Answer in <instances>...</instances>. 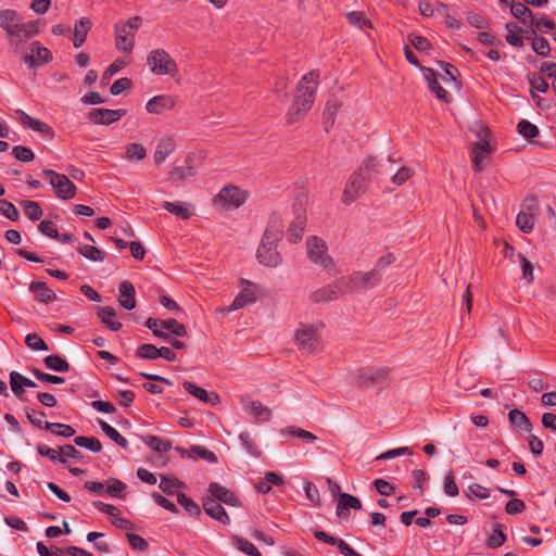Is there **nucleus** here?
<instances>
[{
    "label": "nucleus",
    "instance_id": "nucleus-51",
    "mask_svg": "<svg viewBox=\"0 0 556 556\" xmlns=\"http://www.w3.org/2000/svg\"><path fill=\"white\" fill-rule=\"evenodd\" d=\"M74 443L79 447H85L93 453H99L102 450L101 442L92 437H76Z\"/></svg>",
    "mask_w": 556,
    "mask_h": 556
},
{
    "label": "nucleus",
    "instance_id": "nucleus-55",
    "mask_svg": "<svg viewBox=\"0 0 556 556\" xmlns=\"http://www.w3.org/2000/svg\"><path fill=\"white\" fill-rule=\"evenodd\" d=\"M233 541H235L237 548L239 551H241L242 553H244L249 556H262L260 551L250 541H248L243 538H239V536H235Z\"/></svg>",
    "mask_w": 556,
    "mask_h": 556
},
{
    "label": "nucleus",
    "instance_id": "nucleus-64",
    "mask_svg": "<svg viewBox=\"0 0 556 556\" xmlns=\"http://www.w3.org/2000/svg\"><path fill=\"white\" fill-rule=\"evenodd\" d=\"M532 50L542 56H546L549 51V43L548 41L543 37H533L532 39Z\"/></svg>",
    "mask_w": 556,
    "mask_h": 556
},
{
    "label": "nucleus",
    "instance_id": "nucleus-34",
    "mask_svg": "<svg viewBox=\"0 0 556 556\" xmlns=\"http://www.w3.org/2000/svg\"><path fill=\"white\" fill-rule=\"evenodd\" d=\"M91 25V21L88 17H80L75 23L73 37V45L75 48H79L86 41Z\"/></svg>",
    "mask_w": 556,
    "mask_h": 556
},
{
    "label": "nucleus",
    "instance_id": "nucleus-32",
    "mask_svg": "<svg viewBox=\"0 0 556 556\" xmlns=\"http://www.w3.org/2000/svg\"><path fill=\"white\" fill-rule=\"evenodd\" d=\"M508 420H509L510 426L516 431H519V432L525 431V432L530 433L532 430V424H531L530 419L526 416L525 413H522L521 410H519L517 408L511 409L508 413Z\"/></svg>",
    "mask_w": 556,
    "mask_h": 556
},
{
    "label": "nucleus",
    "instance_id": "nucleus-39",
    "mask_svg": "<svg viewBox=\"0 0 556 556\" xmlns=\"http://www.w3.org/2000/svg\"><path fill=\"white\" fill-rule=\"evenodd\" d=\"M506 30H507V35H506V41L510 45V46H514V47H522L523 45V38H529L528 34H530V31L526 30L525 33L527 34V36H523L521 33V28L516 24V23H508L506 24Z\"/></svg>",
    "mask_w": 556,
    "mask_h": 556
},
{
    "label": "nucleus",
    "instance_id": "nucleus-38",
    "mask_svg": "<svg viewBox=\"0 0 556 556\" xmlns=\"http://www.w3.org/2000/svg\"><path fill=\"white\" fill-rule=\"evenodd\" d=\"M529 84L531 86V93L534 99H538L536 103L539 104L541 99L538 96V92H546L548 89L547 80L541 75V72H532L528 76Z\"/></svg>",
    "mask_w": 556,
    "mask_h": 556
},
{
    "label": "nucleus",
    "instance_id": "nucleus-28",
    "mask_svg": "<svg viewBox=\"0 0 556 556\" xmlns=\"http://www.w3.org/2000/svg\"><path fill=\"white\" fill-rule=\"evenodd\" d=\"M182 386H184V389L188 393L192 394L194 397H197L198 400H200L204 403H210L212 405H216L220 401V397L217 393H215V392L207 393L204 389L195 386L194 383H192L190 381H185L182 383Z\"/></svg>",
    "mask_w": 556,
    "mask_h": 556
},
{
    "label": "nucleus",
    "instance_id": "nucleus-16",
    "mask_svg": "<svg viewBox=\"0 0 556 556\" xmlns=\"http://www.w3.org/2000/svg\"><path fill=\"white\" fill-rule=\"evenodd\" d=\"M340 287L339 279L332 285H327L312 293L311 300L315 303H326L337 300L340 295H346Z\"/></svg>",
    "mask_w": 556,
    "mask_h": 556
},
{
    "label": "nucleus",
    "instance_id": "nucleus-37",
    "mask_svg": "<svg viewBox=\"0 0 556 556\" xmlns=\"http://www.w3.org/2000/svg\"><path fill=\"white\" fill-rule=\"evenodd\" d=\"M306 217L304 212H299L288 229V239L291 242H298L303 236Z\"/></svg>",
    "mask_w": 556,
    "mask_h": 556
},
{
    "label": "nucleus",
    "instance_id": "nucleus-52",
    "mask_svg": "<svg viewBox=\"0 0 556 556\" xmlns=\"http://www.w3.org/2000/svg\"><path fill=\"white\" fill-rule=\"evenodd\" d=\"M147 156L146 148L140 143H131L126 147L125 159L128 161H142Z\"/></svg>",
    "mask_w": 556,
    "mask_h": 556
},
{
    "label": "nucleus",
    "instance_id": "nucleus-62",
    "mask_svg": "<svg viewBox=\"0 0 556 556\" xmlns=\"http://www.w3.org/2000/svg\"><path fill=\"white\" fill-rule=\"evenodd\" d=\"M178 503L191 515L200 514L199 505L185 493H177Z\"/></svg>",
    "mask_w": 556,
    "mask_h": 556
},
{
    "label": "nucleus",
    "instance_id": "nucleus-22",
    "mask_svg": "<svg viewBox=\"0 0 556 556\" xmlns=\"http://www.w3.org/2000/svg\"><path fill=\"white\" fill-rule=\"evenodd\" d=\"M29 291L34 294L35 300L43 304H50L56 300V295L53 290H51L47 283L42 281L30 282Z\"/></svg>",
    "mask_w": 556,
    "mask_h": 556
},
{
    "label": "nucleus",
    "instance_id": "nucleus-56",
    "mask_svg": "<svg viewBox=\"0 0 556 556\" xmlns=\"http://www.w3.org/2000/svg\"><path fill=\"white\" fill-rule=\"evenodd\" d=\"M501 525H496L493 533L489 536L486 544L490 548L494 549L502 546L506 542V534L501 529Z\"/></svg>",
    "mask_w": 556,
    "mask_h": 556
},
{
    "label": "nucleus",
    "instance_id": "nucleus-5",
    "mask_svg": "<svg viewBox=\"0 0 556 556\" xmlns=\"http://www.w3.org/2000/svg\"><path fill=\"white\" fill-rule=\"evenodd\" d=\"M142 24L140 16L130 17L127 22L115 24V46L118 50L130 52L135 45V36Z\"/></svg>",
    "mask_w": 556,
    "mask_h": 556
},
{
    "label": "nucleus",
    "instance_id": "nucleus-44",
    "mask_svg": "<svg viewBox=\"0 0 556 556\" xmlns=\"http://www.w3.org/2000/svg\"><path fill=\"white\" fill-rule=\"evenodd\" d=\"M99 426L101 430L108 435L112 441H114L117 445L123 448L128 447L127 440L112 426L103 420H99Z\"/></svg>",
    "mask_w": 556,
    "mask_h": 556
},
{
    "label": "nucleus",
    "instance_id": "nucleus-19",
    "mask_svg": "<svg viewBox=\"0 0 556 556\" xmlns=\"http://www.w3.org/2000/svg\"><path fill=\"white\" fill-rule=\"evenodd\" d=\"M534 199L529 200L519 212L516 218V225L518 228L525 232L529 233L532 231L534 226Z\"/></svg>",
    "mask_w": 556,
    "mask_h": 556
},
{
    "label": "nucleus",
    "instance_id": "nucleus-35",
    "mask_svg": "<svg viewBox=\"0 0 556 556\" xmlns=\"http://www.w3.org/2000/svg\"><path fill=\"white\" fill-rule=\"evenodd\" d=\"M282 223L279 218H271L264 232L262 241L270 244H277L282 236Z\"/></svg>",
    "mask_w": 556,
    "mask_h": 556
},
{
    "label": "nucleus",
    "instance_id": "nucleus-46",
    "mask_svg": "<svg viewBox=\"0 0 556 556\" xmlns=\"http://www.w3.org/2000/svg\"><path fill=\"white\" fill-rule=\"evenodd\" d=\"M194 176V168L190 164V159L186 160V166L175 167L169 172V177L173 180H185Z\"/></svg>",
    "mask_w": 556,
    "mask_h": 556
},
{
    "label": "nucleus",
    "instance_id": "nucleus-40",
    "mask_svg": "<svg viewBox=\"0 0 556 556\" xmlns=\"http://www.w3.org/2000/svg\"><path fill=\"white\" fill-rule=\"evenodd\" d=\"M341 104L337 100H329L323 113V123L325 130L328 132L334 124L336 115Z\"/></svg>",
    "mask_w": 556,
    "mask_h": 556
},
{
    "label": "nucleus",
    "instance_id": "nucleus-21",
    "mask_svg": "<svg viewBox=\"0 0 556 556\" xmlns=\"http://www.w3.org/2000/svg\"><path fill=\"white\" fill-rule=\"evenodd\" d=\"M93 506H96L102 513L109 515L112 519L111 522L119 528V529H132L134 525L124 518L119 517V510L117 507L111 504H106L100 501L93 502Z\"/></svg>",
    "mask_w": 556,
    "mask_h": 556
},
{
    "label": "nucleus",
    "instance_id": "nucleus-57",
    "mask_svg": "<svg viewBox=\"0 0 556 556\" xmlns=\"http://www.w3.org/2000/svg\"><path fill=\"white\" fill-rule=\"evenodd\" d=\"M239 440L242 444V446L245 448V451L254 457L261 456V451L254 443L253 439L251 438V434L249 432H241L239 434Z\"/></svg>",
    "mask_w": 556,
    "mask_h": 556
},
{
    "label": "nucleus",
    "instance_id": "nucleus-33",
    "mask_svg": "<svg viewBox=\"0 0 556 556\" xmlns=\"http://www.w3.org/2000/svg\"><path fill=\"white\" fill-rule=\"evenodd\" d=\"M21 22L22 16L15 10H0V28L5 30L8 36Z\"/></svg>",
    "mask_w": 556,
    "mask_h": 556
},
{
    "label": "nucleus",
    "instance_id": "nucleus-41",
    "mask_svg": "<svg viewBox=\"0 0 556 556\" xmlns=\"http://www.w3.org/2000/svg\"><path fill=\"white\" fill-rule=\"evenodd\" d=\"M43 364L48 369L58 372H67L71 368L68 362L56 354L46 356Z\"/></svg>",
    "mask_w": 556,
    "mask_h": 556
},
{
    "label": "nucleus",
    "instance_id": "nucleus-17",
    "mask_svg": "<svg viewBox=\"0 0 556 556\" xmlns=\"http://www.w3.org/2000/svg\"><path fill=\"white\" fill-rule=\"evenodd\" d=\"M257 260L261 264L269 267H277L281 264V257L276 251V244L263 241L257 249Z\"/></svg>",
    "mask_w": 556,
    "mask_h": 556
},
{
    "label": "nucleus",
    "instance_id": "nucleus-13",
    "mask_svg": "<svg viewBox=\"0 0 556 556\" xmlns=\"http://www.w3.org/2000/svg\"><path fill=\"white\" fill-rule=\"evenodd\" d=\"M241 404L243 410L252 416L256 422H267L271 419V409L264 406L261 402L243 397Z\"/></svg>",
    "mask_w": 556,
    "mask_h": 556
},
{
    "label": "nucleus",
    "instance_id": "nucleus-15",
    "mask_svg": "<svg viewBox=\"0 0 556 556\" xmlns=\"http://www.w3.org/2000/svg\"><path fill=\"white\" fill-rule=\"evenodd\" d=\"M150 70H174L176 63L173 58L163 49L151 51L147 58Z\"/></svg>",
    "mask_w": 556,
    "mask_h": 556
},
{
    "label": "nucleus",
    "instance_id": "nucleus-29",
    "mask_svg": "<svg viewBox=\"0 0 556 556\" xmlns=\"http://www.w3.org/2000/svg\"><path fill=\"white\" fill-rule=\"evenodd\" d=\"M379 163L384 164L387 167H389L390 165L392 166L393 172L389 173L388 175H391V181L396 186L403 185L414 174V170L407 166H401L399 168H395L392 157H389L386 162L379 161ZM386 175L387 174H383V176Z\"/></svg>",
    "mask_w": 556,
    "mask_h": 556
},
{
    "label": "nucleus",
    "instance_id": "nucleus-11",
    "mask_svg": "<svg viewBox=\"0 0 556 556\" xmlns=\"http://www.w3.org/2000/svg\"><path fill=\"white\" fill-rule=\"evenodd\" d=\"M240 287L241 291L236 295L232 302V308L239 309L254 303L262 293L260 286L247 279H241Z\"/></svg>",
    "mask_w": 556,
    "mask_h": 556
},
{
    "label": "nucleus",
    "instance_id": "nucleus-53",
    "mask_svg": "<svg viewBox=\"0 0 556 556\" xmlns=\"http://www.w3.org/2000/svg\"><path fill=\"white\" fill-rule=\"evenodd\" d=\"M388 375H389L388 368H371V369H368L364 374V377H365L366 381H371L374 383L382 384L386 382Z\"/></svg>",
    "mask_w": 556,
    "mask_h": 556
},
{
    "label": "nucleus",
    "instance_id": "nucleus-27",
    "mask_svg": "<svg viewBox=\"0 0 556 556\" xmlns=\"http://www.w3.org/2000/svg\"><path fill=\"white\" fill-rule=\"evenodd\" d=\"M208 492L213 496L212 498L218 503H225L230 506L238 505V500L236 496L228 489L216 482H212L208 485Z\"/></svg>",
    "mask_w": 556,
    "mask_h": 556
},
{
    "label": "nucleus",
    "instance_id": "nucleus-12",
    "mask_svg": "<svg viewBox=\"0 0 556 556\" xmlns=\"http://www.w3.org/2000/svg\"><path fill=\"white\" fill-rule=\"evenodd\" d=\"M26 63L31 67H40L52 60L51 51L39 41L29 45V53L25 55Z\"/></svg>",
    "mask_w": 556,
    "mask_h": 556
},
{
    "label": "nucleus",
    "instance_id": "nucleus-58",
    "mask_svg": "<svg viewBox=\"0 0 556 556\" xmlns=\"http://www.w3.org/2000/svg\"><path fill=\"white\" fill-rule=\"evenodd\" d=\"M518 132L527 138L533 139L539 135V128L527 119H522L517 125Z\"/></svg>",
    "mask_w": 556,
    "mask_h": 556
},
{
    "label": "nucleus",
    "instance_id": "nucleus-54",
    "mask_svg": "<svg viewBox=\"0 0 556 556\" xmlns=\"http://www.w3.org/2000/svg\"><path fill=\"white\" fill-rule=\"evenodd\" d=\"M146 444L156 452H167L172 448V444L168 440L150 435L144 439Z\"/></svg>",
    "mask_w": 556,
    "mask_h": 556
},
{
    "label": "nucleus",
    "instance_id": "nucleus-59",
    "mask_svg": "<svg viewBox=\"0 0 556 556\" xmlns=\"http://www.w3.org/2000/svg\"><path fill=\"white\" fill-rule=\"evenodd\" d=\"M22 22L14 28L10 35L8 36V40L10 45L18 48L25 41H27L30 37L26 36V33L23 31Z\"/></svg>",
    "mask_w": 556,
    "mask_h": 556
},
{
    "label": "nucleus",
    "instance_id": "nucleus-45",
    "mask_svg": "<svg viewBox=\"0 0 556 556\" xmlns=\"http://www.w3.org/2000/svg\"><path fill=\"white\" fill-rule=\"evenodd\" d=\"M45 429L60 437L71 438L75 434V429L65 424L45 421Z\"/></svg>",
    "mask_w": 556,
    "mask_h": 556
},
{
    "label": "nucleus",
    "instance_id": "nucleus-47",
    "mask_svg": "<svg viewBox=\"0 0 556 556\" xmlns=\"http://www.w3.org/2000/svg\"><path fill=\"white\" fill-rule=\"evenodd\" d=\"M78 252L84 257L92 262H103L105 258V254L102 250L89 244L79 247Z\"/></svg>",
    "mask_w": 556,
    "mask_h": 556
},
{
    "label": "nucleus",
    "instance_id": "nucleus-10",
    "mask_svg": "<svg viewBox=\"0 0 556 556\" xmlns=\"http://www.w3.org/2000/svg\"><path fill=\"white\" fill-rule=\"evenodd\" d=\"M307 255L311 262L323 268H329L332 260L328 254L326 242L318 237H309L306 241Z\"/></svg>",
    "mask_w": 556,
    "mask_h": 556
},
{
    "label": "nucleus",
    "instance_id": "nucleus-63",
    "mask_svg": "<svg viewBox=\"0 0 556 556\" xmlns=\"http://www.w3.org/2000/svg\"><path fill=\"white\" fill-rule=\"evenodd\" d=\"M0 212L12 222L20 218L17 208L7 200H0Z\"/></svg>",
    "mask_w": 556,
    "mask_h": 556
},
{
    "label": "nucleus",
    "instance_id": "nucleus-30",
    "mask_svg": "<svg viewBox=\"0 0 556 556\" xmlns=\"http://www.w3.org/2000/svg\"><path fill=\"white\" fill-rule=\"evenodd\" d=\"M350 508H353L355 510L362 509L361 501L351 494L341 493L339 496V503L337 506V515L339 517H346L350 514V511H349Z\"/></svg>",
    "mask_w": 556,
    "mask_h": 556
},
{
    "label": "nucleus",
    "instance_id": "nucleus-20",
    "mask_svg": "<svg viewBox=\"0 0 556 556\" xmlns=\"http://www.w3.org/2000/svg\"><path fill=\"white\" fill-rule=\"evenodd\" d=\"M175 106V99L168 94H160L150 99L146 104V110L150 114H163L166 111L173 110Z\"/></svg>",
    "mask_w": 556,
    "mask_h": 556
},
{
    "label": "nucleus",
    "instance_id": "nucleus-43",
    "mask_svg": "<svg viewBox=\"0 0 556 556\" xmlns=\"http://www.w3.org/2000/svg\"><path fill=\"white\" fill-rule=\"evenodd\" d=\"M184 483L174 476L161 475L159 488L166 494L173 495L178 489L182 488Z\"/></svg>",
    "mask_w": 556,
    "mask_h": 556
},
{
    "label": "nucleus",
    "instance_id": "nucleus-25",
    "mask_svg": "<svg viewBox=\"0 0 556 556\" xmlns=\"http://www.w3.org/2000/svg\"><path fill=\"white\" fill-rule=\"evenodd\" d=\"M176 143L173 138L165 137L160 139L153 154V161L156 166L161 165L174 151Z\"/></svg>",
    "mask_w": 556,
    "mask_h": 556
},
{
    "label": "nucleus",
    "instance_id": "nucleus-23",
    "mask_svg": "<svg viewBox=\"0 0 556 556\" xmlns=\"http://www.w3.org/2000/svg\"><path fill=\"white\" fill-rule=\"evenodd\" d=\"M489 153L490 143L479 135V141L471 150V159L476 172H480L483 168L482 162L486 159Z\"/></svg>",
    "mask_w": 556,
    "mask_h": 556
},
{
    "label": "nucleus",
    "instance_id": "nucleus-4",
    "mask_svg": "<svg viewBox=\"0 0 556 556\" xmlns=\"http://www.w3.org/2000/svg\"><path fill=\"white\" fill-rule=\"evenodd\" d=\"M381 280L372 269L369 271H354L339 279V287L348 294L354 291H367L375 288Z\"/></svg>",
    "mask_w": 556,
    "mask_h": 556
},
{
    "label": "nucleus",
    "instance_id": "nucleus-50",
    "mask_svg": "<svg viewBox=\"0 0 556 556\" xmlns=\"http://www.w3.org/2000/svg\"><path fill=\"white\" fill-rule=\"evenodd\" d=\"M125 490H126V484L123 481L118 480V479L110 478L106 481L105 492L111 497H118V498L124 497L125 496V494H124Z\"/></svg>",
    "mask_w": 556,
    "mask_h": 556
},
{
    "label": "nucleus",
    "instance_id": "nucleus-49",
    "mask_svg": "<svg viewBox=\"0 0 556 556\" xmlns=\"http://www.w3.org/2000/svg\"><path fill=\"white\" fill-rule=\"evenodd\" d=\"M510 7V13L521 22H527L528 20L531 22L533 18L532 11L526 5V3H515L509 5Z\"/></svg>",
    "mask_w": 556,
    "mask_h": 556
},
{
    "label": "nucleus",
    "instance_id": "nucleus-42",
    "mask_svg": "<svg viewBox=\"0 0 556 556\" xmlns=\"http://www.w3.org/2000/svg\"><path fill=\"white\" fill-rule=\"evenodd\" d=\"M163 207L181 219H189L192 215L190 206L179 202L165 201Z\"/></svg>",
    "mask_w": 556,
    "mask_h": 556
},
{
    "label": "nucleus",
    "instance_id": "nucleus-48",
    "mask_svg": "<svg viewBox=\"0 0 556 556\" xmlns=\"http://www.w3.org/2000/svg\"><path fill=\"white\" fill-rule=\"evenodd\" d=\"M24 214L33 222L39 220L42 216V208L40 205L30 200H25L21 203Z\"/></svg>",
    "mask_w": 556,
    "mask_h": 556
},
{
    "label": "nucleus",
    "instance_id": "nucleus-36",
    "mask_svg": "<svg viewBox=\"0 0 556 556\" xmlns=\"http://www.w3.org/2000/svg\"><path fill=\"white\" fill-rule=\"evenodd\" d=\"M97 315L101 319V321L112 331H118L122 328V323L114 319L115 309L111 306L96 307Z\"/></svg>",
    "mask_w": 556,
    "mask_h": 556
},
{
    "label": "nucleus",
    "instance_id": "nucleus-60",
    "mask_svg": "<svg viewBox=\"0 0 556 556\" xmlns=\"http://www.w3.org/2000/svg\"><path fill=\"white\" fill-rule=\"evenodd\" d=\"M159 349L153 344H142L138 348L136 355L142 359H156L159 358Z\"/></svg>",
    "mask_w": 556,
    "mask_h": 556
},
{
    "label": "nucleus",
    "instance_id": "nucleus-61",
    "mask_svg": "<svg viewBox=\"0 0 556 556\" xmlns=\"http://www.w3.org/2000/svg\"><path fill=\"white\" fill-rule=\"evenodd\" d=\"M26 345L34 351H48V345L37 333H29L25 338Z\"/></svg>",
    "mask_w": 556,
    "mask_h": 556
},
{
    "label": "nucleus",
    "instance_id": "nucleus-6",
    "mask_svg": "<svg viewBox=\"0 0 556 556\" xmlns=\"http://www.w3.org/2000/svg\"><path fill=\"white\" fill-rule=\"evenodd\" d=\"M321 325H300L294 334L296 346L307 353H315L320 346Z\"/></svg>",
    "mask_w": 556,
    "mask_h": 556
},
{
    "label": "nucleus",
    "instance_id": "nucleus-7",
    "mask_svg": "<svg viewBox=\"0 0 556 556\" xmlns=\"http://www.w3.org/2000/svg\"><path fill=\"white\" fill-rule=\"evenodd\" d=\"M146 327L149 328L156 338L169 341V333L177 337H185L187 334L186 327L174 318L160 320L149 317L146 321Z\"/></svg>",
    "mask_w": 556,
    "mask_h": 556
},
{
    "label": "nucleus",
    "instance_id": "nucleus-18",
    "mask_svg": "<svg viewBox=\"0 0 556 556\" xmlns=\"http://www.w3.org/2000/svg\"><path fill=\"white\" fill-rule=\"evenodd\" d=\"M15 113L18 115V121L23 126H25L34 131L40 132L47 137L53 136V130L47 123L31 117L30 115H28L26 112H24L21 109H17L15 111Z\"/></svg>",
    "mask_w": 556,
    "mask_h": 556
},
{
    "label": "nucleus",
    "instance_id": "nucleus-31",
    "mask_svg": "<svg viewBox=\"0 0 556 556\" xmlns=\"http://www.w3.org/2000/svg\"><path fill=\"white\" fill-rule=\"evenodd\" d=\"M10 386L17 397H23L24 388H36L37 384L17 371L10 372Z\"/></svg>",
    "mask_w": 556,
    "mask_h": 556
},
{
    "label": "nucleus",
    "instance_id": "nucleus-26",
    "mask_svg": "<svg viewBox=\"0 0 556 556\" xmlns=\"http://www.w3.org/2000/svg\"><path fill=\"white\" fill-rule=\"evenodd\" d=\"M204 511L213 519L220 521L224 525H228L230 522V518L227 515L225 508L213 498H206L203 502Z\"/></svg>",
    "mask_w": 556,
    "mask_h": 556
},
{
    "label": "nucleus",
    "instance_id": "nucleus-9",
    "mask_svg": "<svg viewBox=\"0 0 556 556\" xmlns=\"http://www.w3.org/2000/svg\"><path fill=\"white\" fill-rule=\"evenodd\" d=\"M245 201V194L235 186H225L214 198V205L222 210H233Z\"/></svg>",
    "mask_w": 556,
    "mask_h": 556
},
{
    "label": "nucleus",
    "instance_id": "nucleus-24",
    "mask_svg": "<svg viewBox=\"0 0 556 556\" xmlns=\"http://www.w3.org/2000/svg\"><path fill=\"white\" fill-rule=\"evenodd\" d=\"M118 291H119V298H118L119 305L127 311L134 309L136 307V300H135L136 290H135L134 285L130 281L125 280L119 285Z\"/></svg>",
    "mask_w": 556,
    "mask_h": 556
},
{
    "label": "nucleus",
    "instance_id": "nucleus-2",
    "mask_svg": "<svg viewBox=\"0 0 556 556\" xmlns=\"http://www.w3.org/2000/svg\"><path fill=\"white\" fill-rule=\"evenodd\" d=\"M318 83L319 77L317 72H306L299 79L293 101L286 115L288 124L298 123L312 109Z\"/></svg>",
    "mask_w": 556,
    "mask_h": 556
},
{
    "label": "nucleus",
    "instance_id": "nucleus-1",
    "mask_svg": "<svg viewBox=\"0 0 556 556\" xmlns=\"http://www.w3.org/2000/svg\"><path fill=\"white\" fill-rule=\"evenodd\" d=\"M392 172L391 165L387 167L384 164H380L376 157H366L359 167L350 175L342 193V202L345 205L352 204L366 193L372 180H380L383 174Z\"/></svg>",
    "mask_w": 556,
    "mask_h": 556
},
{
    "label": "nucleus",
    "instance_id": "nucleus-8",
    "mask_svg": "<svg viewBox=\"0 0 556 556\" xmlns=\"http://www.w3.org/2000/svg\"><path fill=\"white\" fill-rule=\"evenodd\" d=\"M42 175L51 185L54 193L62 200H70L76 194V186L68 179L66 175L59 174L52 169H43Z\"/></svg>",
    "mask_w": 556,
    "mask_h": 556
},
{
    "label": "nucleus",
    "instance_id": "nucleus-14",
    "mask_svg": "<svg viewBox=\"0 0 556 556\" xmlns=\"http://www.w3.org/2000/svg\"><path fill=\"white\" fill-rule=\"evenodd\" d=\"M125 114H126V111L123 109H118V110L93 109L89 112L88 118L93 124L111 125V124L117 122Z\"/></svg>",
    "mask_w": 556,
    "mask_h": 556
},
{
    "label": "nucleus",
    "instance_id": "nucleus-3",
    "mask_svg": "<svg viewBox=\"0 0 556 556\" xmlns=\"http://www.w3.org/2000/svg\"><path fill=\"white\" fill-rule=\"evenodd\" d=\"M424 77L429 89L444 102H450L451 93L460 89V84L453 72H424Z\"/></svg>",
    "mask_w": 556,
    "mask_h": 556
}]
</instances>
